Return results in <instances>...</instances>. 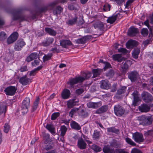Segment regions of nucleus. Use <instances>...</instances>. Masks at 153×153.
<instances>
[{"label": "nucleus", "instance_id": "f257e3e1", "mask_svg": "<svg viewBox=\"0 0 153 153\" xmlns=\"http://www.w3.org/2000/svg\"><path fill=\"white\" fill-rule=\"evenodd\" d=\"M91 76V74L90 72L83 73L82 75L76 76L74 78L70 79L67 83L70 85L69 88H73L74 85L78 83H81L85 79H88Z\"/></svg>", "mask_w": 153, "mask_h": 153}, {"label": "nucleus", "instance_id": "f03ea898", "mask_svg": "<svg viewBox=\"0 0 153 153\" xmlns=\"http://www.w3.org/2000/svg\"><path fill=\"white\" fill-rule=\"evenodd\" d=\"M66 0H56L48 3V7H49L50 10H52L54 15L57 16L60 14L63 11V8L60 6H56V5L59 3H63ZM76 0H71V1Z\"/></svg>", "mask_w": 153, "mask_h": 153}, {"label": "nucleus", "instance_id": "7ed1b4c3", "mask_svg": "<svg viewBox=\"0 0 153 153\" xmlns=\"http://www.w3.org/2000/svg\"><path fill=\"white\" fill-rule=\"evenodd\" d=\"M140 120V124L143 126H147L151 124L153 121L151 116H142L139 118Z\"/></svg>", "mask_w": 153, "mask_h": 153}, {"label": "nucleus", "instance_id": "20e7f679", "mask_svg": "<svg viewBox=\"0 0 153 153\" xmlns=\"http://www.w3.org/2000/svg\"><path fill=\"white\" fill-rule=\"evenodd\" d=\"M30 99L26 97L23 100L21 106V109L23 113H26L28 111V108L29 107Z\"/></svg>", "mask_w": 153, "mask_h": 153}, {"label": "nucleus", "instance_id": "39448f33", "mask_svg": "<svg viewBox=\"0 0 153 153\" xmlns=\"http://www.w3.org/2000/svg\"><path fill=\"white\" fill-rule=\"evenodd\" d=\"M114 111L116 115L120 117L124 114L125 110L123 107L119 105H117L114 107Z\"/></svg>", "mask_w": 153, "mask_h": 153}, {"label": "nucleus", "instance_id": "423d86ee", "mask_svg": "<svg viewBox=\"0 0 153 153\" xmlns=\"http://www.w3.org/2000/svg\"><path fill=\"white\" fill-rule=\"evenodd\" d=\"M25 44V43L23 39H19L16 42L14 46L15 50L16 51H21Z\"/></svg>", "mask_w": 153, "mask_h": 153}, {"label": "nucleus", "instance_id": "0eeeda50", "mask_svg": "<svg viewBox=\"0 0 153 153\" xmlns=\"http://www.w3.org/2000/svg\"><path fill=\"white\" fill-rule=\"evenodd\" d=\"M128 78L132 82L136 81L139 75L138 72L135 70L128 72Z\"/></svg>", "mask_w": 153, "mask_h": 153}, {"label": "nucleus", "instance_id": "6e6552de", "mask_svg": "<svg viewBox=\"0 0 153 153\" xmlns=\"http://www.w3.org/2000/svg\"><path fill=\"white\" fill-rule=\"evenodd\" d=\"M17 90V88L15 86H10L6 88L4 91L7 95H13Z\"/></svg>", "mask_w": 153, "mask_h": 153}, {"label": "nucleus", "instance_id": "1a4fd4ad", "mask_svg": "<svg viewBox=\"0 0 153 153\" xmlns=\"http://www.w3.org/2000/svg\"><path fill=\"white\" fill-rule=\"evenodd\" d=\"M132 137L134 141L139 143L144 141L143 135L141 133L136 132L133 134Z\"/></svg>", "mask_w": 153, "mask_h": 153}, {"label": "nucleus", "instance_id": "9d476101", "mask_svg": "<svg viewBox=\"0 0 153 153\" xmlns=\"http://www.w3.org/2000/svg\"><path fill=\"white\" fill-rule=\"evenodd\" d=\"M19 34L17 32H15L12 33L7 39V42L9 44L14 42L17 39Z\"/></svg>", "mask_w": 153, "mask_h": 153}, {"label": "nucleus", "instance_id": "9b49d317", "mask_svg": "<svg viewBox=\"0 0 153 153\" xmlns=\"http://www.w3.org/2000/svg\"><path fill=\"white\" fill-rule=\"evenodd\" d=\"M53 41L54 39L53 38L47 37L40 43V45L44 47H47L51 44Z\"/></svg>", "mask_w": 153, "mask_h": 153}, {"label": "nucleus", "instance_id": "f8f14e48", "mask_svg": "<svg viewBox=\"0 0 153 153\" xmlns=\"http://www.w3.org/2000/svg\"><path fill=\"white\" fill-rule=\"evenodd\" d=\"M20 11L16 12V13L13 15V20H19L22 21L25 20L24 16L20 13Z\"/></svg>", "mask_w": 153, "mask_h": 153}, {"label": "nucleus", "instance_id": "ddd939ff", "mask_svg": "<svg viewBox=\"0 0 153 153\" xmlns=\"http://www.w3.org/2000/svg\"><path fill=\"white\" fill-rule=\"evenodd\" d=\"M102 105L101 102H89L87 103V105L88 108H97Z\"/></svg>", "mask_w": 153, "mask_h": 153}, {"label": "nucleus", "instance_id": "4468645a", "mask_svg": "<svg viewBox=\"0 0 153 153\" xmlns=\"http://www.w3.org/2000/svg\"><path fill=\"white\" fill-rule=\"evenodd\" d=\"M131 64V61L130 60H127L126 61L123 65L120 66V70L123 74H125L126 70L128 69L129 65Z\"/></svg>", "mask_w": 153, "mask_h": 153}, {"label": "nucleus", "instance_id": "2eb2a0df", "mask_svg": "<svg viewBox=\"0 0 153 153\" xmlns=\"http://www.w3.org/2000/svg\"><path fill=\"white\" fill-rule=\"evenodd\" d=\"M100 88L103 89H108L111 86L108 81L107 79L102 80L100 82Z\"/></svg>", "mask_w": 153, "mask_h": 153}, {"label": "nucleus", "instance_id": "dca6fc26", "mask_svg": "<svg viewBox=\"0 0 153 153\" xmlns=\"http://www.w3.org/2000/svg\"><path fill=\"white\" fill-rule=\"evenodd\" d=\"M138 109L141 112H147L150 111V106L147 105L143 104L139 106Z\"/></svg>", "mask_w": 153, "mask_h": 153}, {"label": "nucleus", "instance_id": "f3484780", "mask_svg": "<svg viewBox=\"0 0 153 153\" xmlns=\"http://www.w3.org/2000/svg\"><path fill=\"white\" fill-rule=\"evenodd\" d=\"M138 33V31L137 28L132 27L128 29V34L130 36H133Z\"/></svg>", "mask_w": 153, "mask_h": 153}, {"label": "nucleus", "instance_id": "a211bd4d", "mask_svg": "<svg viewBox=\"0 0 153 153\" xmlns=\"http://www.w3.org/2000/svg\"><path fill=\"white\" fill-rule=\"evenodd\" d=\"M92 25L95 29H98L100 30H104L105 29L104 28V24L102 22H97L93 23Z\"/></svg>", "mask_w": 153, "mask_h": 153}, {"label": "nucleus", "instance_id": "6ab92c4d", "mask_svg": "<svg viewBox=\"0 0 153 153\" xmlns=\"http://www.w3.org/2000/svg\"><path fill=\"white\" fill-rule=\"evenodd\" d=\"M137 45V42L136 41L131 39L128 40L126 43V48L128 49L136 46Z\"/></svg>", "mask_w": 153, "mask_h": 153}, {"label": "nucleus", "instance_id": "aec40b11", "mask_svg": "<svg viewBox=\"0 0 153 153\" xmlns=\"http://www.w3.org/2000/svg\"><path fill=\"white\" fill-rule=\"evenodd\" d=\"M86 143L82 139L78 140L77 146L80 149H85L86 148Z\"/></svg>", "mask_w": 153, "mask_h": 153}, {"label": "nucleus", "instance_id": "412c9836", "mask_svg": "<svg viewBox=\"0 0 153 153\" xmlns=\"http://www.w3.org/2000/svg\"><path fill=\"white\" fill-rule=\"evenodd\" d=\"M108 108V105H103L96 111L95 113L99 114L103 113L105 112Z\"/></svg>", "mask_w": 153, "mask_h": 153}, {"label": "nucleus", "instance_id": "4be33fe9", "mask_svg": "<svg viewBox=\"0 0 153 153\" xmlns=\"http://www.w3.org/2000/svg\"><path fill=\"white\" fill-rule=\"evenodd\" d=\"M118 15H120V14L118 13L108 17L107 20V22L111 24H113L117 19Z\"/></svg>", "mask_w": 153, "mask_h": 153}, {"label": "nucleus", "instance_id": "5701e85b", "mask_svg": "<svg viewBox=\"0 0 153 153\" xmlns=\"http://www.w3.org/2000/svg\"><path fill=\"white\" fill-rule=\"evenodd\" d=\"M38 57V54L37 53L34 52L31 53L30 55L28 56L26 60L28 62L36 59Z\"/></svg>", "mask_w": 153, "mask_h": 153}, {"label": "nucleus", "instance_id": "b1692460", "mask_svg": "<svg viewBox=\"0 0 153 153\" xmlns=\"http://www.w3.org/2000/svg\"><path fill=\"white\" fill-rule=\"evenodd\" d=\"M6 111V106L5 103H2L0 105V115L2 114L4 117Z\"/></svg>", "mask_w": 153, "mask_h": 153}, {"label": "nucleus", "instance_id": "393cba45", "mask_svg": "<svg viewBox=\"0 0 153 153\" xmlns=\"http://www.w3.org/2000/svg\"><path fill=\"white\" fill-rule=\"evenodd\" d=\"M60 45L63 47L67 48L68 46L72 45L71 42L69 40H63L60 41Z\"/></svg>", "mask_w": 153, "mask_h": 153}, {"label": "nucleus", "instance_id": "a878e982", "mask_svg": "<svg viewBox=\"0 0 153 153\" xmlns=\"http://www.w3.org/2000/svg\"><path fill=\"white\" fill-rule=\"evenodd\" d=\"M30 79L27 78L26 75L21 77L19 79V82L23 85H26L29 82Z\"/></svg>", "mask_w": 153, "mask_h": 153}, {"label": "nucleus", "instance_id": "bb28decb", "mask_svg": "<svg viewBox=\"0 0 153 153\" xmlns=\"http://www.w3.org/2000/svg\"><path fill=\"white\" fill-rule=\"evenodd\" d=\"M107 131L108 133L118 134L120 133L119 129L115 128L114 127H111L107 128Z\"/></svg>", "mask_w": 153, "mask_h": 153}, {"label": "nucleus", "instance_id": "cd10ccee", "mask_svg": "<svg viewBox=\"0 0 153 153\" xmlns=\"http://www.w3.org/2000/svg\"><path fill=\"white\" fill-rule=\"evenodd\" d=\"M72 128L76 130H79L81 129L80 126L76 122L74 121H72L70 124Z\"/></svg>", "mask_w": 153, "mask_h": 153}, {"label": "nucleus", "instance_id": "c85d7f7f", "mask_svg": "<svg viewBox=\"0 0 153 153\" xmlns=\"http://www.w3.org/2000/svg\"><path fill=\"white\" fill-rule=\"evenodd\" d=\"M102 69H94L92 71V73L93 74V77H95L99 76L102 72Z\"/></svg>", "mask_w": 153, "mask_h": 153}, {"label": "nucleus", "instance_id": "c756f323", "mask_svg": "<svg viewBox=\"0 0 153 153\" xmlns=\"http://www.w3.org/2000/svg\"><path fill=\"white\" fill-rule=\"evenodd\" d=\"M89 39L88 36H85L79 39L76 40V42L77 44H84L86 42V41Z\"/></svg>", "mask_w": 153, "mask_h": 153}, {"label": "nucleus", "instance_id": "7c9ffc66", "mask_svg": "<svg viewBox=\"0 0 153 153\" xmlns=\"http://www.w3.org/2000/svg\"><path fill=\"white\" fill-rule=\"evenodd\" d=\"M40 98L39 97H36L35 100L34 102L31 111L34 112L37 108L39 101Z\"/></svg>", "mask_w": 153, "mask_h": 153}, {"label": "nucleus", "instance_id": "2f4dec72", "mask_svg": "<svg viewBox=\"0 0 153 153\" xmlns=\"http://www.w3.org/2000/svg\"><path fill=\"white\" fill-rule=\"evenodd\" d=\"M140 49L138 48H134L132 53V56L135 59H137L140 53Z\"/></svg>", "mask_w": 153, "mask_h": 153}, {"label": "nucleus", "instance_id": "473e14b6", "mask_svg": "<svg viewBox=\"0 0 153 153\" xmlns=\"http://www.w3.org/2000/svg\"><path fill=\"white\" fill-rule=\"evenodd\" d=\"M45 31L51 35L55 36L56 35V33L53 30L49 27L45 28Z\"/></svg>", "mask_w": 153, "mask_h": 153}, {"label": "nucleus", "instance_id": "72a5a7b5", "mask_svg": "<svg viewBox=\"0 0 153 153\" xmlns=\"http://www.w3.org/2000/svg\"><path fill=\"white\" fill-rule=\"evenodd\" d=\"M100 133L99 131L97 130H94V133L92 135V137L93 139L94 140H98L100 137Z\"/></svg>", "mask_w": 153, "mask_h": 153}, {"label": "nucleus", "instance_id": "f704fd0d", "mask_svg": "<svg viewBox=\"0 0 153 153\" xmlns=\"http://www.w3.org/2000/svg\"><path fill=\"white\" fill-rule=\"evenodd\" d=\"M134 100L132 104L134 106L138 105L140 101V100L138 96H134Z\"/></svg>", "mask_w": 153, "mask_h": 153}, {"label": "nucleus", "instance_id": "c9c22d12", "mask_svg": "<svg viewBox=\"0 0 153 153\" xmlns=\"http://www.w3.org/2000/svg\"><path fill=\"white\" fill-rule=\"evenodd\" d=\"M102 150L104 153H115V151L113 149L107 146H105L103 148Z\"/></svg>", "mask_w": 153, "mask_h": 153}, {"label": "nucleus", "instance_id": "e433bc0d", "mask_svg": "<svg viewBox=\"0 0 153 153\" xmlns=\"http://www.w3.org/2000/svg\"><path fill=\"white\" fill-rule=\"evenodd\" d=\"M61 133L60 135L62 138L65 134L67 131V129L66 127L65 126H61L60 127Z\"/></svg>", "mask_w": 153, "mask_h": 153}, {"label": "nucleus", "instance_id": "4c0bfd02", "mask_svg": "<svg viewBox=\"0 0 153 153\" xmlns=\"http://www.w3.org/2000/svg\"><path fill=\"white\" fill-rule=\"evenodd\" d=\"M143 100L146 102H151L153 100L152 96H142Z\"/></svg>", "mask_w": 153, "mask_h": 153}, {"label": "nucleus", "instance_id": "58836bf2", "mask_svg": "<svg viewBox=\"0 0 153 153\" xmlns=\"http://www.w3.org/2000/svg\"><path fill=\"white\" fill-rule=\"evenodd\" d=\"M46 128L52 134H54L55 133V128L52 125L49 124H47L46 126Z\"/></svg>", "mask_w": 153, "mask_h": 153}, {"label": "nucleus", "instance_id": "ea45409f", "mask_svg": "<svg viewBox=\"0 0 153 153\" xmlns=\"http://www.w3.org/2000/svg\"><path fill=\"white\" fill-rule=\"evenodd\" d=\"M113 59L117 61L118 62H121L122 61V59L120 55L116 54L112 56Z\"/></svg>", "mask_w": 153, "mask_h": 153}, {"label": "nucleus", "instance_id": "a19ab883", "mask_svg": "<svg viewBox=\"0 0 153 153\" xmlns=\"http://www.w3.org/2000/svg\"><path fill=\"white\" fill-rule=\"evenodd\" d=\"M52 56V54L51 53H48L47 55L45 54L43 57V62H44L50 59Z\"/></svg>", "mask_w": 153, "mask_h": 153}, {"label": "nucleus", "instance_id": "79ce46f5", "mask_svg": "<svg viewBox=\"0 0 153 153\" xmlns=\"http://www.w3.org/2000/svg\"><path fill=\"white\" fill-rule=\"evenodd\" d=\"M77 20V17H75L73 19L69 20L68 22H67V24L68 25H72L76 23Z\"/></svg>", "mask_w": 153, "mask_h": 153}, {"label": "nucleus", "instance_id": "37998d69", "mask_svg": "<svg viewBox=\"0 0 153 153\" xmlns=\"http://www.w3.org/2000/svg\"><path fill=\"white\" fill-rule=\"evenodd\" d=\"M78 114L79 116L83 117H85L88 116V113L86 111L82 110L79 111Z\"/></svg>", "mask_w": 153, "mask_h": 153}, {"label": "nucleus", "instance_id": "c03bdc74", "mask_svg": "<svg viewBox=\"0 0 153 153\" xmlns=\"http://www.w3.org/2000/svg\"><path fill=\"white\" fill-rule=\"evenodd\" d=\"M126 86H122L117 91V94L118 95H121L124 93L126 91Z\"/></svg>", "mask_w": 153, "mask_h": 153}, {"label": "nucleus", "instance_id": "a18cd8bd", "mask_svg": "<svg viewBox=\"0 0 153 153\" xmlns=\"http://www.w3.org/2000/svg\"><path fill=\"white\" fill-rule=\"evenodd\" d=\"M91 149L96 152H100L102 150V149L100 147L95 144L92 146Z\"/></svg>", "mask_w": 153, "mask_h": 153}, {"label": "nucleus", "instance_id": "49530a36", "mask_svg": "<svg viewBox=\"0 0 153 153\" xmlns=\"http://www.w3.org/2000/svg\"><path fill=\"white\" fill-rule=\"evenodd\" d=\"M71 92L69 90L64 89L62 92L61 96H70Z\"/></svg>", "mask_w": 153, "mask_h": 153}, {"label": "nucleus", "instance_id": "de8ad7c7", "mask_svg": "<svg viewBox=\"0 0 153 153\" xmlns=\"http://www.w3.org/2000/svg\"><path fill=\"white\" fill-rule=\"evenodd\" d=\"M126 142L128 144L132 146H135L136 144L130 138L127 137L125 138Z\"/></svg>", "mask_w": 153, "mask_h": 153}, {"label": "nucleus", "instance_id": "09e8293b", "mask_svg": "<svg viewBox=\"0 0 153 153\" xmlns=\"http://www.w3.org/2000/svg\"><path fill=\"white\" fill-rule=\"evenodd\" d=\"M7 37L6 34L4 32L1 31L0 32V41L4 40Z\"/></svg>", "mask_w": 153, "mask_h": 153}, {"label": "nucleus", "instance_id": "8fccbe9b", "mask_svg": "<svg viewBox=\"0 0 153 153\" xmlns=\"http://www.w3.org/2000/svg\"><path fill=\"white\" fill-rule=\"evenodd\" d=\"M68 106L69 108H71L72 107L76 105V104H75L73 100H70L67 103Z\"/></svg>", "mask_w": 153, "mask_h": 153}, {"label": "nucleus", "instance_id": "3c124183", "mask_svg": "<svg viewBox=\"0 0 153 153\" xmlns=\"http://www.w3.org/2000/svg\"><path fill=\"white\" fill-rule=\"evenodd\" d=\"M148 33L149 31L146 28H143L141 30V33L144 36H146L148 35Z\"/></svg>", "mask_w": 153, "mask_h": 153}, {"label": "nucleus", "instance_id": "603ef678", "mask_svg": "<svg viewBox=\"0 0 153 153\" xmlns=\"http://www.w3.org/2000/svg\"><path fill=\"white\" fill-rule=\"evenodd\" d=\"M60 114L59 112H55L52 114L51 119L52 120H54L59 116Z\"/></svg>", "mask_w": 153, "mask_h": 153}, {"label": "nucleus", "instance_id": "864d4df0", "mask_svg": "<svg viewBox=\"0 0 153 153\" xmlns=\"http://www.w3.org/2000/svg\"><path fill=\"white\" fill-rule=\"evenodd\" d=\"M111 146L114 148H117L119 146V143L117 142L116 140H114L110 144Z\"/></svg>", "mask_w": 153, "mask_h": 153}, {"label": "nucleus", "instance_id": "5fc2aeb1", "mask_svg": "<svg viewBox=\"0 0 153 153\" xmlns=\"http://www.w3.org/2000/svg\"><path fill=\"white\" fill-rule=\"evenodd\" d=\"M85 22V21L83 19V17L81 16L79 18L77 22V24L78 25H82Z\"/></svg>", "mask_w": 153, "mask_h": 153}, {"label": "nucleus", "instance_id": "6e6d98bb", "mask_svg": "<svg viewBox=\"0 0 153 153\" xmlns=\"http://www.w3.org/2000/svg\"><path fill=\"white\" fill-rule=\"evenodd\" d=\"M114 75V71L112 70H110L106 74L107 76L109 77L110 78L113 77Z\"/></svg>", "mask_w": 153, "mask_h": 153}, {"label": "nucleus", "instance_id": "4d7b16f0", "mask_svg": "<svg viewBox=\"0 0 153 153\" xmlns=\"http://www.w3.org/2000/svg\"><path fill=\"white\" fill-rule=\"evenodd\" d=\"M84 91V90L82 88H79L76 90L75 93L77 95H80L82 94Z\"/></svg>", "mask_w": 153, "mask_h": 153}, {"label": "nucleus", "instance_id": "13d9d810", "mask_svg": "<svg viewBox=\"0 0 153 153\" xmlns=\"http://www.w3.org/2000/svg\"><path fill=\"white\" fill-rule=\"evenodd\" d=\"M118 51L119 52H121L123 54H125L127 53L128 51L125 48H120L118 49Z\"/></svg>", "mask_w": 153, "mask_h": 153}, {"label": "nucleus", "instance_id": "bf43d9fd", "mask_svg": "<svg viewBox=\"0 0 153 153\" xmlns=\"http://www.w3.org/2000/svg\"><path fill=\"white\" fill-rule=\"evenodd\" d=\"M9 129V125L7 124H5L4 129V131L6 133H7L8 132Z\"/></svg>", "mask_w": 153, "mask_h": 153}, {"label": "nucleus", "instance_id": "052dcab7", "mask_svg": "<svg viewBox=\"0 0 153 153\" xmlns=\"http://www.w3.org/2000/svg\"><path fill=\"white\" fill-rule=\"evenodd\" d=\"M131 153H142V152L138 149L134 148L131 150Z\"/></svg>", "mask_w": 153, "mask_h": 153}, {"label": "nucleus", "instance_id": "680f3d73", "mask_svg": "<svg viewBox=\"0 0 153 153\" xmlns=\"http://www.w3.org/2000/svg\"><path fill=\"white\" fill-rule=\"evenodd\" d=\"M153 131L152 130H148L147 131L145 132L144 135L146 136H148L149 135H152Z\"/></svg>", "mask_w": 153, "mask_h": 153}, {"label": "nucleus", "instance_id": "e2e57ef3", "mask_svg": "<svg viewBox=\"0 0 153 153\" xmlns=\"http://www.w3.org/2000/svg\"><path fill=\"white\" fill-rule=\"evenodd\" d=\"M48 4L47 5L43 8H42L41 9V12H44L46 11L47 10H50L49 7H48Z\"/></svg>", "mask_w": 153, "mask_h": 153}, {"label": "nucleus", "instance_id": "0e129e2a", "mask_svg": "<svg viewBox=\"0 0 153 153\" xmlns=\"http://www.w3.org/2000/svg\"><path fill=\"white\" fill-rule=\"evenodd\" d=\"M20 71L21 72H23L27 71V67L26 66L21 67L20 69Z\"/></svg>", "mask_w": 153, "mask_h": 153}, {"label": "nucleus", "instance_id": "69168bd1", "mask_svg": "<svg viewBox=\"0 0 153 153\" xmlns=\"http://www.w3.org/2000/svg\"><path fill=\"white\" fill-rule=\"evenodd\" d=\"M53 146L50 143L48 144L45 147V149L46 150L48 151L52 148Z\"/></svg>", "mask_w": 153, "mask_h": 153}, {"label": "nucleus", "instance_id": "338daca9", "mask_svg": "<svg viewBox=\"0 0 153 153\" xmlns=\"http://www.w3.org/2000/svg\"><path fill=\"white\" fill-rule=\"evenodd\" d=\"M111 65L110 63L108 62H105V67H104V70H106V69L111 68Z\"/></svg>", "mask_w": 153, "mask_h": 153}, {"label": "nucleus", "instance_id": "774afa93", "mask_svg": "<svg viewBox=\"0 0 153 153\" xmlns=\"http://www.w3.org/2000/svg\"><path fill=\"white\" fill-rule=\"evenodd\" d=\"M117 90V85L116 84H114L112 87V88L111 90V91L114 92L116 91Z\"/></svg>", "mask_w": 153, "mask_h": 153}]
</instances>
